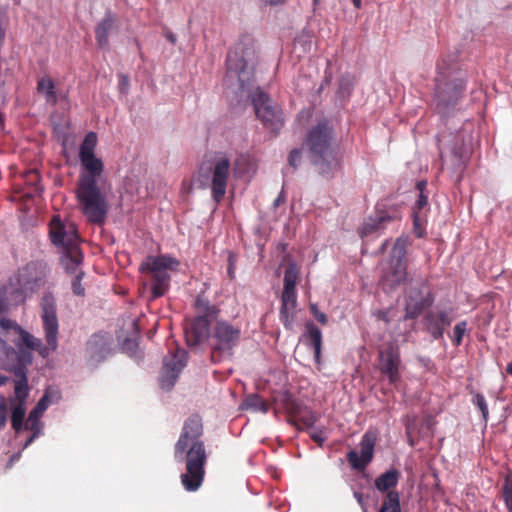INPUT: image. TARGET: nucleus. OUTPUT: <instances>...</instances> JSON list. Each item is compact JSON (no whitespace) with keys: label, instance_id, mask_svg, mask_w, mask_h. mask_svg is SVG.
Returning a JSON list of instances; mask_svg holds the SVG:
<instances>
[{"label":"nucleus","instance_id":"nucleus-1","mask_svg":"<svg viewBox=\"0 0 512 512\" xmlns=\"http://www.w3.org/2000/svg\"><path fill=\"white\" fill-rule=\"evenodd\" d=\"M202 423L197 417L186 421L179 440L175 445V458L183 461L186 458V473L181 475V482L187 491L197 490L204 478L206 452L200 441Z\"/></svg>","mask_w":512,"mask_h":512},{"label":"nucleus","instance_id":"nucleus-2","mask_svg":"<svg viewBox=\"0 0 512 512\" xmlns=\"http://www.w3.org/2000/svg\"><path fill=\"white\" fill-rule=\"evenodd\" d=\"M208 315L196 317L185 330L186 342L189 346H196L208 338L214 353L220 356H231L233 348L240 339L241 330L239 327L225 321L219 320L212 327L209 335Z\"/></svg>","mask_w":512,"mask_h":512},{"label":"nucleus","instance_id":"nucleus-3","mask_svg":"<svg viewBox=\"0 0 512 512\" xmlns=\"http://www.w3.org/2000/svg\"><path fill=\"white\" fill-rule=\"evenodd\" d=\"M42 320L49 348L44 347L40 339L34 337L29 332L22 329L17 323L7 318L0 319V330L5 332L6 335H12V337L16 339L15 344L19 348L25 346L31 350H37L45 357L48 355L49 349L54 351L57 348L58 320L56 316L55 300L51 296L43 298Z\"/></svg>","mask_w":512,"mask_h":512},{"label":"nucleus","instance_id":"nucleus-4","mask_svg":"<svg viewBox=\"0 0 512 512\" xmlns=\"http://www.w3.org/2000/svg\"><path fill=\"white\" fill-rule=\"evenodd\" d=\"M307 145L321 173H329L339 166V158L332 147L331 129L326 122L319 123L310 131Z\"/></svg>","mask_w":512,"mask_h":512},{"label":"nucleus","instance_id":"nucleus-5","mask_svg":"<svg viewBox=\"0 0 512 512\" xmlns=\"http://www.w3.org/2000/svg\"><path fill=\"white\" fill-rule=\"evenodd\" d=\"M179 269V260L170 255L147 256L139 266V270L149 274L153 280L152 294L154 297L164 295L169 287L171 275L178 272Z\"/></svg>","mask_w":512,"mask_h":512},{"label":"nucleus","instance_id":"nucleus-6","mask_svg":"<svg viewBox=\"0 0 512 512\" xmlns=\"http://www.w3.org/2000/svg\"><path fill=\"white\" fill-rule=\"evenodd\" d=\"M75 193L79 208L88 221L102 223L108 212V204L98 183H77Z\"/></svg>","mask_w":512,"mask_h":512},{"label":"nucleus","instance_id":"nucleus-7","mask_svg":"<svg viewBox=\"0 0 512 512\" xmlns=\"http://www.w3.org/2000/svg\"><path fill=\"white\" fill-rule=\"evenodd\" d=\"M97 142L98 138L96 133L89 132L80 144L79 160L82 170L78 183H84V181L98 183L104 172V163L95 154Z\"/></svg>","mask_w":512,"mask_h":512},{"label":"nucleus","instance_id":"nucleus-8","mask_svg":"<svg viewBox=\"0 0 512 512\" xmlns=\"http://www.w3.org/2000/svg\"><path fill=\"white\" fill-rule=\"evenodd\" d=\"M406 241L398 238L393 246L391 259L384 268L382 276V285L384 289H393L397 285L404 283L407 279L406 272Z\"/></svg>","mask_w":512,"mask_h":512},{"label":"nucleus","instance_id":"nucleus-9","mask_svg":"<svg viewBox=\"0 0 512 512\" xmlns=\"http://www.w3.org/2000/svg\"><path fill=\"white\" fill-rule=\"evenodd\" d=\"M436 86L437 95L441 102H446L447 99H456L459 92L463 89V81L457 77L454 66L446 59H442L437 64Z\"/></svg>","mask_w":512,"mask_h":512},{"label":"nucleus","instance_id":"nucleus-10","mask_svg":"<svg viewBox=\"0 0 512 512\" xmlns=\"http://www.w3.org/2000/svg\"><path fill=\"white\" fill-rule=\"evenodd\" d=\"M253 105L257 117L272 132H278L283 126V118L277 105L263 92L253 95Z\"/></svg>","mask_w":512,"mask_h":512},{"label":"nucleus","instance_id":"nucleus-11","mask_svg":"<svg viewBox=\"0 0 512 512\" xmlns=\"http://www.w3.org/2000/svg\"><path fill=\"white\" fill-rule=\"evenodd\" d=\"M230 175V160L225 155H217L211 162V193L220 202L226 193Z\"/></svg>","mask_w":512,"mask_h":512},{"label":"nucleus","instance_id":"nucleus-12","mask_svg":"<svg viewBox=\"0 0 512 512\" xmlns=\"http://www.w3.org/2000/svg\"><path fill=\"white\" fill-rule=\"evenodd\" d=\"M50 236L53 244L63 247L64 250L78 247L75 224L72 222L63 223L59 216H54L51 220Z\"/></svg>","mask_w":512,"mask_h":512},{"label":"nucleus","instance_id":"nucleus-13","mask_svg":"<svg viewBox=\"0 0 512 512\" xmlns=\"http://www.w3.org/2000/svg\"><path fill=\"white\" fill-rule=\"evenodd\" d=\"M8 341L16 343V339L12 335H6L5 332L0 330V369L13 372L23 379L26 375L19 365V354L8 344Z\"/></svg>","mask_w":512,"mask_h":512},{"label":"nucleus","instance_id":"nucleus-14","mask_svg":"<svg viewBox=\"0 0 512 512\" xmlns=\"http://www.w3.org/2000/svg\"><path fill=\"white\" fill-rule=\"evenodd\" d=\"M186 364V352L182 349H178L174 354H171V358L168 356L164 359L162 375L160 377V386L162 389L170 390L181 370Z\"/></svg>","mask_w":512,"mask_h":512},{"label":"nucleus","instance_id":"nucleus-15","mask_svg":"<svg viewBox=\"0 0 512 512\" xmlns=\"http://www.w3.org/2000/svg\"><path fill=\"white\" fill-rule=\"evenodd\" d=\"M251 72L248 70L246 61L238 55L236 51H231L227 56V74L226 81L230 85L238 81L239 88H244L246 82L250 80Z\"/></svg>","mask_w":512,"mask_h":512},{"label":"nucleus","instance_id":"nucleus-16","mask_svg":"<svg viewBox=\"0 0 512 512\" xmlns=\"http://www.w3.org/2000/svg\"><path fill=\"white\" fill-rule=\"evenodd\" d=\"M401 360L399 352L393 347L379 351V369L382 374L387 376L390 384H395L400 379Z\"/></svg>","mask_w":512,"mask_h":512},{"label":"nucleus","instance_id":"nucleus-17","mask_svg":"<svg viewBox=\"0 0 512 512\" xmlns=\"http://www.w3.org/2000/svg\"><path fill=\"white\" fill-rule=\"evenodd\" d=\"M374 446L375 436L371 433L364 434L360 442V453L352 450L347 455L350 465L354 469H364L373 458Z\"/></svg>","mask_w":512,"mask_h":512},{"label":"nucleus","instance_id":"nucleus-18","mask_svg":"<svg viewBox=\"0 0 512 512\" xmlns=\"http://www.w3.org/2000/svg\"><path fill=\"white\" fill-rule=\"evenodd\" d=\"M15 396L10 401L12 409V419L23 420L25 417L26 409L25 402L28 397L27 378L24 377L16 381L14 388Z\"/></svg>","mask_w":512,"mask_h":512},{"label":"nucleus","instance_id":"nucleus-19","mask_svg":"<svg viewBox=\"0 0 512 512\" xmlns=\"http://www.w3.org/2000/svg\"><path fill=\"white\" fill-rule=\"evenodd\" d=\"M281 301L280 319L287 329H292L296 315V296L282 295Z\"/></svg>","mask_w":512,"mask_h":512},{"label":"nucleus","instance_id":"nucleus-20","mask_svg":"<svg viewBox=\"0 0 512 512\" xmlns=\"http://www.w3.org/2000/svg\"><path fill=\"white\" fill-rule=\"evenodd\" d=\"M82 261V253L78 247H74L72 249L65 250L62 257L61 262L68 273L77 274L81 272L79 270V266Z\"/></svg>","mask_w":512,"mask_h":512},{"label":"nucleus","instance_id":"nucleus-21","mask_svg":"<svg viewBox=\"0 0 512 512\" xmlns=\"http://www.w3.org/2000/svg\"><path fill=\"white\" fill-rule=\"evenodd\" d=\"M305 337L308 341V344L312 347L314 352V357L317 362L320 360L321 354V346H322V333L320 329L313 323L306 324V334Z\"/></svg>","mask_w":512,"mask_h":512},{"label":"nucleus","instance_id":"nucleus-22","mask_svg":"<svg viewBox=\"0 0 512 512\" xmlns=\"http://www.w3.org/2000/svg\"><path fill=\"white\" fill-rule=\"evenodd\" d=\"M299 270L296 264L291 263L284 275V287L282 295L296 296L295 286L298 279Z\"/></svg>","mask_w":512,"mask_h":512},{"label":"nucleus","instance_id":"nucleus-23","mask_svg":"<svg viewBox=\"0 0 512 512\" xmlns=\"http://www.w3.org/2000/svg\"><path fill=\"white\" fill-rule=\"evenodd\" d=\"M38 91L45 97L47 103L55 105L57 103V94L55 84L49 77H43L38 82Z\"/></svg>","mask_w":512,"mask_h":512},{"label":"nucleus","instance_id":"nucleus-24","mask_svg":"<svg viewBox=\"0 0 512 512\" xmlns=\"http://www.w3.org/2000/svg\"><path fill=\"white\" fill-rule=\"evenodd\" d=\"M394 217L390 215L380 216L376 219H370L368 222L364 224L361 229V236H368L374 232H379L385 227L387 222H391Z\"/></svg>","mask_w":512,"mask_h":512},{"label":"nucleus","instance_id":"nucleus-25","mask_svg":"<svg viewBox=\"0 0 512 512\" xmlns=\"http://www.w3.org/2000/svg\"><path fill=\"white\" fill-rule=\"evenodd\" d=\"M243 410H250L252 412L267 413L269 410L268 404L258 395L252 394L245 398L241 404Z\"/></svg>","mask_w":512,"mask_h":512},{"label":"nucleus","instance_id":"nucleus-26","mask_svg":"<svg viewBox=\"0 0 512 512\" xmlns=\"http://www.w3.org/2000/svg\"><path fill=\"white\" fill-rule=\"evenodd\" d=\"M398 482L396 471H387L375 480V486L380 492H385L394 487Z\"/></svg>","mask_w":512,"mask_h":512},{"label":"nucleus","instance_id":"nucleus-27","mask_svg":"<svg viewBox=\"0 0 512 512\" xmlns=\"http://www.w3.org/2000/svg\"><path fill=\"white\" fill-rule=\"evenodd\" d=\"M256 169L254 161L248 156L239 157L234 165V174L237 177L253 173Z\"/></svg>","mask_w":512,"mask_h":512},{"label":"nucleus","instance_id":"nucleus-28","mask_svg":"<svg viewBox=\"0 0 512 512\" xmlns=\"http://www.w3.org/2000/svg\"><path fill=\"white\" fill-rule=\"evenodd\" d=\"M379 512H401L398 492L389 491Z\"/></svg>","mask_w":512,"mask_h":512},{"label":"nucleus","instance_id":"nucleus-29","mask_svg":"<svg viewBox=\"0 0 512 512\" xmlns=\"http://www.w3.org/2000/svg\"><path fill=\"white\" fill-rule=\"evenodd\" d=\"M427 205H428L427 196L420 194L419 199L416 203V208L414 210V228H415V233L417 234L418 237L422 236V222H421L420 211Z\"/></svg>","mask_w":512,"mask_h":512},{"label":"nucleus","instance_id":"nucleus-30","mask_svg":"<svg viewBox=\"0 0 512 512\" xmlns=\"http://www.w3.org/2000/svg\"><path fill=\"white\" fill-rule=\"evenodd\" d=\"M112 27V21L110 19L102 20L96 28V39L101 47H104L108 43V32Z\"/></svg>","mask_w":512,"mask_h":512},{"label":"nucleus","instance_id":"nucleus-31","mask_svg":"<svg viewBox=\"0 0 512 512\" xmlns=\"http://www.w3.org/2000/svg\"><path fill=\"white\" fill-rule=\"evenodd\" d=\"M503 493L506 506L512 507V472H510L505 478Z\"/></svg>","mask_w":512,"mask_h":512},{"label":"nucleus","instance_id":"nucleus-32","mask_svg":"<svg viewBox=\"0 0 512 512\" xmlns=\"http://www.w3.org/2000/svg\"><path fill=\"white\" fill-rule=\"evenodd\" d=\"M473 403L479 408V410L482 414L483 420L485 422H487L489 411H488V405L486 403L484 396L482 394H476L473 399Z\"/></svg>","mask_w":512,"mask_h":512},{"label":"nucleus","instance_id":"nucleus-33","mask_svg":"<svg viewBox=\"0 0 512 512\" xmlns=\"http://www.w3.org/2000/svg\"><path fill=\"white\" fill-rule=\"evenodd\" d=\"M423 303L421 300H416L415 302H408L406 305V318H414L416 317L422 310Z\"/></svg>","mask_w":512,"mask_h":512},{"label":"nucleus","instance_id":"nucleus-34","mask_svg":"<svg viewBox=\"0 0 512 512\" xmlns=\"http://www.w3.org/2000/svg\"><path fill=\"white\" fill-rule=\"evenodd\" d=\"M466 322L462 321L458 323L453 330V341L456 345H459L462 341L463 335L466 332Z\"/></svg>","mask_w":512,"mask_h":512},{"label":"nucleus","instance_id":"nucleus-35","mask_svg":"<svg viewBox=\"0 0 512 512\" xmlns=\"http://www.w3.org/2000/svg\"><path fill=\"white\" fill-rule=\"evenodd\" d=\"M42 415H43L42 413H39L36 409H33L29 414V417H28V420L26 423V428H29L31 430L39 429L38 428L39 419Z\"/></svg>","mask_w":512,"mask_h":512},{"label":"nucleus","instance_id":"nucleus-36","mask_svg":"<svg viewBox=\"0 0 512 512\" xmlns=\"http://www.w3.org/2000/svg\"><path fill=\"white\" fill-rule=\"evenodd\" d=\"M42 415H43L42 413H39L36 409H33L29 414V417H28V420L26 423V428H29L31 430L39 429L38 428L39 419Z\"/></svg>","mask_w":512,"mask_h":512},{"label":"nucleus","instance_id":"nucleus-37","mask_svg":"<svg viewBox=\"0 0 512 512\" xmlns=\"http://www.w3.org/2000/svg\"><path fill=\"white\" fill-rule=\"evenodd\" d=\"M82 276H83V272L77 273L72 282L73 292H74V294H76L78 296L84 295V288L81 285Z\"/></svg>","mask_w":512,"mask_h":512},{"label":"nucleus","instance_id":"nucleus-38","mask_svg":"<svg viewBox=\"0 0 512 512\" xmlns=\"http://www.w3.org/2000/svg\"><path fill=\"white\" fill-rule=\"evenodd\" d=\"M50 403H51L50 394H49V392H46L45 395L39 400V402L37 403V405L34 409H36L39 413L43 414L44 411L50 405Z\"/></svg>","mask_w":512,"mask_h":512},{"label":"nucleus","instance_id":"nucleus-39","mask_svg":"<svg viewBox=\"0 0 512 512\" xmlns=\"http://www.w3.org/2000/svg\"><path fill=\"white\" fill-rule=\"evenodd\" d=\"M50 403H51L50 394H49V392H46L45 395L39 400V402L37 403V405L34 409H36L39 413L43 414L44 411L50 405Z\"/></svg>","mask_w":512,"mask_h":512},{"label":"nucleus","instance_id":"nucleus-40","mask_svg":"<svg viewBox=\"0 0 512 512\" xmlns=\"http://www.w3.org/2000/svg\"><path fill=\"white\" fill-rule=\"evenodd\" d=\"M50 403H51L50 394H49V392H46L45 395L39 400V402L37 403V405L34 409H36L39 413L43 414L44 411L50 405Z\"/></svg>","mask_w":512,"mask_h":512},{"label":"nucleus","instance_id":"nucleus-41","mask_svg":"<svg viewBox=\"0 0 512 512\" xmlns=\"http://www.w3.org/2000/svg\"><path fill=\"white\" fill-rule=\"evenodd\" d=\"M50 403H51L50 394H49V392H46L45 395L39 400V402L37 403V405L34 409H36L39 413L43 414L44 411L50 405Z\"/></svg>","mask_w":512,"mask_h":512},{"label":"nucleus","instance_id":"nucleus-42","mask_svg":"<svg viewBox=\"0 0 512 512\" xmlns=\"http://www.w3.org/2000/svg\"><path fill=\"white\" fill-rule=\"evenodd\" d=\"M6 400L5 398L0 394V429H2L7 421L6 417Z\"/></svg>","mask_w":512,"mask_h":512},{"label":"nucleus","instance_id":"nucleus-43","mask_svg":"<svg viewBox=\"0 0 512 512\" xmlns=\"http://www.w3.org/2000/svg\"><path fill=\"white\" fill-rule=\"evenodd\" d=\"M310 310L318 322H320L321 324L327 323V321H328L327 316L324 313H322L321 311H319L316 304H311Z\"/></svg>","mask_w":512,"mask_h":512},{"label":"nucleus","instance_id":"nucleus-44","mask_svg":"<svg viewBox=\"0 0 512 512\" xmlns=\"http://www.w3.org/2000/svg\"><path fill=\"white\" fill-rule=\"evenodd\" d=\"M301 159V153L299 150L291 151L289 155V163L291 166L296 167Z\"/></svg>","mask_w":512,"mask_h":512},{"label":"nucleus","instance_id":"nucleus-45","mask_svg":"<svg viewBox=\"0 0 512 512\" xmlns=\"http://www.w3.org/2000/svg\"><path fill=\"white\" fill-rule=\"evenodd\" d=\"M312 439H314V441L318 442V443H322L325 439H326V436L324 435V433L322 431H311L310 433Z\"/></svg>","mask_w":512,"mask_h":512},{"label":"nucleus","instance_id":"nucleus-46","mask_svg":"<svg viewBox=\"0 0 512 512\" xmlns=\"http://www.w3.org/2000/svg\"><path fill=\"white\" fill-rule=\"evenodd\" d=\"M196 305H197V308H198L199 310H203V311L208 310V311H209V313L212 311V309H210V308L208 307L207 303H206V302H204V301H203L202 299H200V298H198V299H197V301H196Z\"/></svg>","mask_w":512,"mask_h":512},{"label":"nucleus","instance_id":"nucleus-47","mask_svg":"<svg viewBox=\"0 0 512 512\" xmlns=\"http://www.w3.org/2000/svg\"><path fill=\"white\" fill-rule=\"evenodd\" d=\"M11 422H12V427L13 429L18 432L21 428H22V425H23V420H19V419H12L11 418Z\"/></svg>","mask_w":512,"mask_h":512},{"label":"nucleus","instance_id":"nucleus-48","mask_svg":"<svg viewBox=\"0 0 512 512\" xmlns=\"http://www.w3.org/2000/svg\"><path fill=\"white\" fill-rule=\"evenodd\" d=\"M355 498L357 499L358 503L362 506L363 508V511L366 512V509H365V504H364V500H363V496L361 493H355L354 494Z\"/></svg>","mask_w":512,"mask_h":512},{"label":"nucleus","instance_id":"nucleus-49","mask_svg":"<svg viewBox=\"0 0 512 512\" xmlns=\"http://www.w3.org/2000/svg\"><path fill=\"white\" fill-rule=\"evenodd\" d=\"M440 320H441L443 325H449L450 324V319L447 316V314H445V313H441L440 314Z\"/></svg>","mask_w":512,"mask_h":512},{"label":"nucleus","instance_id":"nucleus-50","mask_svg":"<svg viewBox=\"0 0 512 512\" xmlns=\"http://www.w3.org/2000/svg\"><path fill=\"white\" fill-rule=\"evenodd\" d=\"M38 434H39V429L34 430V434L27 440V442L25 443V447H27L29 444H31L34 441V439L37 437Z\"/></svg>","mask_w":512,"mask_h":512},{"label":"nucleus","instance_id":"nucleus-51","mask_svg":"<svg viewBox=\"0 0 512 512\" xmlns=\"http://www.w3.org/2000/svg\"><path fill=\"white\" fill-rule=\"evenodd\" d=\"M136 346V343L134 341H131V340H126L125 344H124V348L125 349H132Z\"/></svg>","mask_w":512,"mask_h":512},{"label":"nucleus","instance_id":"nucleus-52","mask_svg":"<svg viewBox=\"0 0 512 512\" xmlns=\"http://www.w3.org/2000/svg\"><path fill=\"white\" fill-rule=\"evenodd\" d=\"M8 380H9L8 377L0 374V386L6 384L8 382Z\"/></svg>","mask_w":512,"mask_h":512},{"label":"nucleus","instance_id":"nucleus-53","mask_svg":"<svg viewBox=\"0 0 512 512\" xmlns=\"http://www.w3.org/2000/svg\"><path fill=\"white\" fill-rule=\"evenodd\" d=\"M267 2L271 5H279L282 3V0H267Z\"/></svg>","mask_w":512,"mask_h":512},{"label":"nucleus","instance_id":"nucleus-54","mask_svg":"<svg viewBox=\"0 0 512 512\" xmlns=\"http://www.w3.org/2000/svg\"><path fill=\"white\" fill-rule=\"evenodd\" d=\"M425 185H426L425 182L418 183V189L420 190V194H423V189H424Z\"/></svg>","mask_w":512,"mask_h":512},{"label":"nucleus","instance_id":"nucleus-55","mask_svg":"<svg viewBox=\"0 0 512 512\" xmlns=\"http://www.w3.org/2000/svg\"><path fill=\"white\" fill-rule=\"evenodd\" d=\"M354 6L356 8H360L361 7V0H352Z\"/></svg>","mask_w":512,"mask_h":512},{"label":"nucleus","instance_id":"nucleus-56","mask_svg":"<svg viewBox=\"0 0 512 512\" xmlns=\"http://www.w3.org/2000/svg\"><path fill=\"white\" fill-rule=\"evenodd\" d=\"M281 202H283V199L281 198V196H279V197L275 200L274 204H275L276 206H278Z\"/></svg>","mask_w":512,"mask_h":512},{"label":"nucleus","instance_id":"nucleus-57","mask_svg":"<svg viewBox=\"0 0 512 512\" xmlns=\"http://www.w3.org/2000/svg\"><path fill=\"white\" fill-rule=\"evenodd\" d=\"M507 372L512 376V362L508 364Z\"/></svg>","mask_w":512,"mask_h":512},{"label":"nucleus","instance_id":"nucleus-58","mask_svg":"<svg viewBox=\"0 0 512 512\" xmlns=\"http://www.w3.org/2000/svg\"><path fill=\"white\" fill-rule=\"evenodd\" d=\"M379 316H380L383 320L387 321V319H386V314H385L384 312L379 313Z\"/></svg>","mask_w":512,"mask_h":512},{"label":"nucleus","instance_id":"nucleus-59","mask_svg":"<svg viewBox=\"0 0 512 512\" xmlns=\"http://www.w3.org/2000/svg\"><path fill=\"white\" fill-rule=\"evenodd\" d=\"M228 272H229L230 276L232 277V273H233L232 263H230Z\"/></svg>","mask_w":512,"mask_h":512},{"label":"nucleus","instance_id":"nucleus-60","mask_svg":"<svg viewBox=\"0 0 512 512\" xmlns=\"http://www.w3.org/2000/svg\"><path fill=\"white\" fill-rule=\"evenodd\" d=\"M407 430H408V433H410V432H411V430H412V426H411V424H408V425H407Z\"/></svg>","mask_w":512,"mask_h":512},{"label":"nucleus","instance_id":"nucleus-61","mask_svg":"<svg viewBox=\"0 0 512 512\" xmlns=\"http://www.w3.org/2000/svg\"><path fill=\"white\" fill-rule=\"evenodd\" d=\"M169 39L172 41V42H175V38L173 36H170Z\"/></svg>","mask_w":512,"mask_h":512},{"label":"nucleus","instance_id":"nucleus-62","mask_svg":"<svg viewBox=\"0 0 512 512\" xmlns=\"http://www.w3.org/2000/svg\"><path fill=\"white\" fill-rule=\"evenodd\" d=\"M132 325H133L134 327H136V321H134V320H133V321H132Z\"/></svg>","mask_w":512,"mask_h":512},{"label":"nucleus","instance_id":"nucleus-63","mask_svg":"<svg viewBox=\"0 0 512 512\" xmlns=\"http://www.w3.org/2000/svg\"><path fill=\"white\" fill-rule=\"evenodd\" d=\"M509 509V512H512V507H507Z\"/></svg>","mask_w":512,"mask_h":512}]
</instances>
